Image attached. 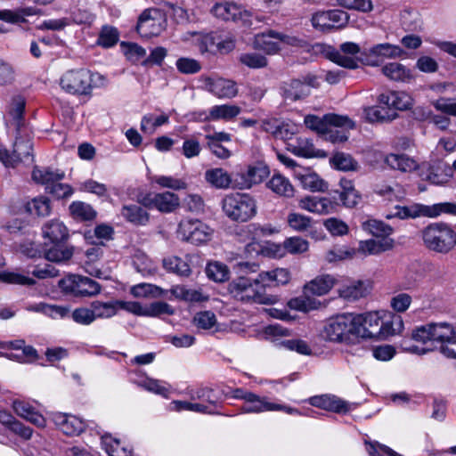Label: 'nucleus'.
<instances>
[{
    "label": "nucleus",
    "mask_w": 456,
    "mask_h": 456,
    "mask_svg": "<svg viewBox=\"0 0 456 456\" xmlns=\"http://www.w3.org/2000/svg\"><path fill=\"white\" fill-rule=\"evenodd\" d=\"M415 341L427 344L431 343L432 347H419L418 346H405V351L419 354H426L433 349H438L446 358L456 360V331L448 322H431L417 327L411 334Z\"/></svg>",
    "instance_id": "f257e3e1"
},
{
    "label": "nucleus",
    "mask_w": 456,
    "mask_h": 456,
    "mask_svg": "<svg viewBox=\"0 0 456 456\" xmlns=\"http://www.w3.org/2000/svg\"><path fill=\"white\" fill-rule=\"evenodd\" d=\"M370 312L354 314L355 338L386 339L387 337L399 333L403 329V322L400 315L392 313Z\"/></svg>",
    "instance_id": "f03ea898"
},
{
    "label": "nucleus",
    "mask_w": 456,
    "mask_h": 456,
    "mask_svg": "<svg viewBox=\"0 0 456 456\" xmlns=\"http://www.w3.org/2000/svg\"><path fill=\"white\" fill-rule=\"evenodd\" d=\"M425 246L432 251L446 254L456 245V233L446 224H431L422 231Z\"/></svg>",
    "instance_id": "7ed1b4c3"
},
{
    "label": "nucleus",
    "mask_w": 456,
    "mask_h": 456,
    "mask_svg": "<svg viewBox=\"0 0 456 456\" xmlns=\"http://www.w3.org/2000/svg\"><path fill=\"white\" fill-rule=\"evenodd\" d=\"M224 215L235 222H247L256 214L255 200L246 193H232L222 200Z\"/></svg>",
    "instance_id": "20e7f679"
},
{
    "label": "nucleus",
    "mask_w": 456,
    "mask_h": 456,
    "mask_svg": "<svg viewBox=\"0 0 456 456\" xmlns=\"http://www.w3.org/2000/svg\"><path fill=\"white\" fill-rule=\"evenodd\" d=\"M354 314H343L327 320L322 336L331 342L346 343L354 342L355 338Z\"/></svg>",
    "instance_id": "39448f33"
},
{
    "label": "nucleus",
    "mask_w": 456,
    "mask_h": 456,
    "mask_svg": "<svg viewBox=\"0 0 456 456\" xmlns=\"http://www.w3.org/2000/svg\"><path fill=\"white\" fill-rule=\"evenodd\" d=\"M58 285L65 296L80 299L95 297L102 290L99 282L79 274H69L60 280Z\"/></svg>",
    "instance_id": "423d86ee"
},
{
    "label": "nucleus",
    "mask_w": 456,
    "mask_h": 456,
    "mask_svg": "<svg viewBox=\"0 0 456 456\" xmlns=\"http://www.w3.org/2000/svg\"><path fill=\"white\" fill-rule=\"evenodd\" d=\"M334 284L335 279L333 276L330 274L317 276L316 278L306 283L304 287V293L306 296V298L291 299L289 305L291 308L304 312H307L310 309L316 308V306L313 305L314 302L312 301L309 298V297L323 296L332 289Z\"/></svg>",
    "instance_id": "0eeeda50"
},
{
    "label": "nucleus",
    "mask_w": 456,
    "mask_h": 456,
    "mask_svg": "<svg viewBox=\"0 0 456 456\" xmlns=\"http://www.w3.org/2000/svg\"><path fill=\"white\" fill-rule=\"evenodd\" d=\"M94 75L85 69L67 71L61 78V86L72 94L88 95L93 89Z\"/></svg>",
    "instance_id": "6e6552de"
},
{
    "label": "nucleus",
    "mask_w": 456,
    "mask_h": 456,
    "mask_svg": "<svg viewBox=\"0 0 456 456\" xmlns=\"http://www.w3.org/2000/svg\"><path fill=\"white\" fill-rule=\"evenodd\" d=\"M362 50L354 42H345L339 45V49L330 48L326 52L329 60L336 64L349 69L358 68L361 61Z\"/></svg>",
    "instance_id": "1a4fd4ad"
},
{
    "label": "nucleus",
    "mask_w": 456,
    "mask_h": 456,
    "mask_svg": "<svg viewBox=\"0 0 456 456\" xmlns=\"http://www.w3.org/2000/svg\"><path fill=\"white\" fill-rule=\"evenodd\" d=\"M232 394L233 398L244 400V404L240 408L244 413H260L271 411L273 409H281L279 404L268 402L266 397H260L243 388H235Z\"/></svg>",
    "instance_id": "9d476101"
},
{
    "label": "nucleus",
    "mask_w": 456,
    "mask_h": 456,
    "mask_svg": "<svg viewBox=\"0 0 456 456\" xmlns=\"http://www.w3.org/2000/svg\"><path fill=\"white\" fill-rule=\"evenodd\" d=\"M211 12L216 17L224 20H232L243 27H251L253 25V14L242 9V7L231 3L216 4Z\"/></svg>",
    "instance_id": "9b49d317"
},
{
    "label": "nucleus",
    "mask_w": 456,
    "mask_h": 456,
    "mask_svg": "<svg viewBox=\"0 0 456 456\" xmlns=\"http://www.w3.org/2000/svg\"><path fill=\"white\" fill-rule=\"evenodd\" d=\"M404 51L398 45L389 43L377 44L370 49H363L361 62L362 64L377 67L380 63V58L395 59L401 57Z\"/></svg>",
    "instance_id": "f8f14e48"
},
{
    "label": "nucleus",
    "mask_w": 456,
    "mask_h": 456,
    "mask_svg": "<svg viewBox=\"0 0 456 456\" xmlns=\"http://www.w3.org/2000/svg\"><path fill=\"white\" fill-rule=\"evenodd\" d=\"M178 236L185 241L199 245L210 238V229L200 220H183L179 224Z\"/></svg>",
    "instance_id": "ddd939ff"
},
{
    "label": "nucleus",
    "mask_w": 456,
    "mask_h": 456,
    "mask_svg": "<svg viewBox=\"0 0 456 456\" xmlns=\"http://www.w3.org/2000/svg\"><path fill=\"white\" fill-rule=\"evenodd\" d=\"M305 124L311 130L322 134L329 131V126H352V122L347 117L337 114H326L322 118L307 115L305 118Z\"/></svg>",
    "instance_id": "4468645a"
},
{
    "label": "nucleus",
    "mask_w": 456,
    "mask_h": 456,
    "mask_svg": "<svg viewBox=\"0 0 456 456\" xmlns=\"http://www.w3.org/2000/svg\"><path fill=\"white\" fill-rule=\"evenodd\" d=\"M269 175V168L263 163L249 166L246 172L239 173L233 180V186L239 189H248L253 184L261 183Z\"/></svg>",
    "instance_id": "2eb2a0df"
},
{
    "label": "nucleus",
    "mask_w": 456,
    "mask_h": 456,
    "mask_svg": "<svg viewBox=\"0 0 456 456\" xmlns=\"http://www.w3.org/2000/svg\"><path fill=\"white\" fill-rule=\"evenodd\" d=\"M340 191L336 190L332 192V200L346 208H354L361 200V194L355 190L351 180L342 178L339 182Z\"/></svg>",
    "instance_id": "dca6fc26"
},
{
    "label": "nucleus",
    "mask_w": 456,
    "mask_h": 456,
    "mask_svg": "<svg viewBox=\"0 0 456 456\" xmlns=\"http://www.w3.org/2000/svg\"><path fill=\"white\" fill-rule=\"evenodd\" d=\"M74 254V247L66 242L45 243L44 256L50 262L67 263Z\"/></svg>",
    "instance_id": "f3484780"
},
{
    "label": "nucleus",
    "mask_w": 456,
    "mask_h": 456,
    "mask_svg": "<svg viewBox=\"0 0 456 456\" xmlns=\"http://www.w3.org/2000/svg\"><path fill=\"white\" fill-rule=\"evenodd\" d=\"M379 102L385 105L391 113L410 109L411 98L404 92L389 91L379 95Z\"/></svg>",
    "instance_id": "a211bd4d"
},
{
    "label": "nucleus",
    "mask_w": 456,
    "mask_h": 456,
    "mask_svg": "<svg viewBox=\"0 0 456 456\" xmlns=\"http://www.w3.org/2000/svg\"><path fill=\"white\" fill-rule=\"evenodd\" d=\"M311 405L337 413H346L348 411V404L346 402L331 395H315L309 399Z\"/></svg>",
    "instance_id": "6ab92c4d"
},
{
    "label": "nucleus",
    "mask_w": 456,
    "mask_h": 456,
    "mask_svg": "<svg viewBox=\"0 0 456 456\" xmlns=\"http://www.w3.org/2000/svg\"><path fill=\"white\" fill-rule=\"evenodd\" d=\"M300 208L312 213L327 215L334 209L333 202L327 198L306 196L298 201Z\"/></svg>",
    "instance_id": "aec40b11"
},
{
    "label": "nucleus",
    "mask_w": 456,
    "mask_h": 456,
    "mask_svg": "<svg viewBox=\"0 0 456 456\" xmlns=\"http://www.w3.org/2000/svg\"><path fill=\"white\" fill-rule=\"evenodd\" d=\"M281 94L285 101L296 102L309 95L310 90L302 80L291 79L283 82L281 86Z\"/></svg>",
    "instance_id": "412c9836"
},
{
    "label": "nucleus",
    "mask_w": 456,
    "mask_h": 456,
    "mask_svg": "<svg viewBox=\"0 0 456 456\" xmlns=\"http://www.w3.org/2000/svg\"><path fill=\"white\" fill-rule=\"evenodd\" d=\"M43 235L50 243L66 242L69 239V231L64 224L59 220H50L42 228Z\"/></svg>",
    "instance_id": "4be33fe9"
},
{
    "label": "nucleus",
    "mask_w": 456,
    "mask_h": 456,
    "mask_svg": "<svg viewBox=\"0 0 456 456\" xmlns=\"http://www.w3.org/2000/svg\"><path fill=\"white\" fill-rule=\"evenodd\" d=\"M242 302H253L261 305H273L277 302L278 298L276 296L267 295L263 291V288H259L254 282L248 286V288L243 293V298L240 299Z\"/></svg>",
    "instance_id": "5701e85b"
},
{
    "label": "nucleus",
    "mask_w": 456,
    "mask_h": 456,
    "mask_svg": "<svg viewBox=\"0 0 456 456\" xmlns=\"http://www.w3.org/2000/svg\"><path fill=\"white\" fill-rule=\"evenodd\" d=\"M394 240L387 238L362 240L358 251L364 255H378L393 248Z\"/></svg>",
    "instance_id": "b1692460"
},
{
    "label": "nucleus",
    "mask_w": 456,
    "mask_h": 456,
    "mask_svg": "<svg viewBox=\"0 0 456 456\" xmlns=\"http://www.w3.org/2000/svg\"><path fill=\"white\" fill-rule=\"evenodd\" d=\"M382 74L388 79L396 82H409L412 78L410 69L399 62H390L381 69Z\"/></svg>",
    "instance_id": "393cba45"
},
{
    "label": "nucleus",
    "mask_w": 456,
    "mask_h": 456,
    "mask_svg": "<svg viewBox=\"0 0 456 456\" xmlns=\"http://www.w3.org/2000/svg\"><path fill=\"white\" fill-rule=\"evenodd\" d=\"M121 216L134 225H145L149 222L148 212L140 205H125L121 208Z\"/></svg>",
    "instance_id": "a878e982"
},
{
    "label": "nucleus",
    "mask_w": 456,
    "mask_h": 456,
    "mask_svg": "<svg viewBox=\"0 0 456 456\" xmlns=\"http://www.w3.org/2000/svg\"><path fill=\"white\" fill-rule=\"evenodd\" d=\"M208 85L209 91L219 98H232L238 94L236 84L232 80L218 78Z\"/></svg>",
    "instance_id": "bb28decb"
},
{
    "label": "nucleus",
    "mask_w": 456,
    "mask_h": 456,
    "mask_svg": "<svg viewBox=\"0 0 456 456\" xmlns=\"http://www.w3.org/2000/svg\"><path fill=\"white\" fill-rule=\"evenodd\" d=\"M240 113V108L236 105H216L209 110V114L203 118L205 121L224 119L229 120Z\"/></svg>",
    "instance_id": "cd10ccee"
},
{
    "label": "nucleus",
    "mask_w": 456,
    "mask_h": 456,
    "mask_svg": "<svg viewBox=\"0 0 456 456\" xmlns=\"http://www.w3.org/2000/svg\"><path fill=\"white\" fill-rule=\"evenodd\" d=\"M296 176L301 185L306 190L312 191H325L328 189V183L315 173L305 170L304 173H297Z\"/></svg>",
    "instance_id": "c85d7f7f"
},
{
    "label": "nucleus",
    "mask_w": 456,
    "mask_h": 456,
    "mask_svg": "<svg viewBox=\"0 0 456 456\" xmlns=\"http://www.w3.org/2000/svg\"><path fill=\"white\" fill-rule=\"evenodd\" d=\"M26 101L20 95L12 97L8 114L11 117V124L15 127L17 132L23 126V115L25 110Z\"/></svg>",
    "instance_id": "c756f323"
},
{
    "label": "nucleus",
    "mask_w": 456,
    "mask_h": 456,
    "mask_svg": "<svg viewBox=\"0 0 456 456\" xmlns=\"http://www.w3.org/2000/svg\"><path fill=\"white\" fill-rule=\"evenodd\" d=\"M152 202L153 206L161 212H172L180 204L178 196L170 191L154 194Z\"/></svg>",
    "instance_id": "7c9ffc66"
},
{
    "label": "nucleus",
    "mask_w": 456,
    "mask_h": 456,
    "mask_svg": "<svg viewBox=\"0 0 456 456\" xmlns=\"http://www.w3.org/2000/svg\"><path fill=\"white\" fill-rule=\"evenodd\" d=\"M385 161L391 168L402 172H411L418 167L416 161L405 154H389Z\"/></svg>",
    "instance_id": "2f4dec72"
},
{
    "label": "nucleus",
    "mask_w": 456,
    "mask_h": 456,
    "mask_svg": "<svg viewBox=\"0 0 456 456\" xmlns=\"http://www.w3.org/2000/svg\"><path fill=\"white\" fill-rule=\"evenodd\" d=\"M64 178V173L53 171L50 168L41 169L35 167L32 171V179L37 183L45 184V187L53 185L55 182H59Z\"/></svg>",
    "instance_id": "473e14b6"
},
{
    "label": "nucleus",
    "mask_w": 456,
    "mask_h": 456,
    "mask_svg": "<svg viewBox=\"0 0 456 456\" xmlns=\"http://www.w3.org/2000/svg\"><path fill=\"white\" fill-rule=\"evenodd\" d=\"M35 14H37V12L32 7L0 10V20L12 24H19L27 22L26 17Z\"/></svg>",
    "instance_id": "72a5a7b5"
},
{
    "label": "nucleus",
    "mask_w": 456,
    "mask_h": 456,
    "mask_svg": "<svg viewBox=\"0 0 456 456\" xmlns=\"http://www.w3.org/2000/svg\"><path fill=\"white\" fill-rule=\"evenodd\" d=\"M205 179L216 188L220 189L228 188L232 183L231 175L223 168L207 170Z\"/></svg>",
    "instance_id": "f704fd0d"
},
{
    "label": "nucleus",
    "mask_w": 456,
    "mask_h": 456,
    "mask_svg": "<svg viewBox=\"0 0 456 456\" xmlns=\"http://www.w3.org/2000/svg\"><path fill=\"white\" fill-rule=\"evenodd\" d=\"M367 293V287L361 281H353L339 289V296L347 301H355L364 297Z\"/></svg>",
    "instance_id": "c9c22d12"
},
{
    "label": "nucleus",
    "mask_w": 456,
    "mask_h": 456,
    "mask_svg": "<svg viewBox=\"0 0 456 456\" xmlns=\"http://www.w3.org/2000/svg\"><path fill=\"white\" fill-rule=\"evenodd\" d=\"M365 118L368 121L373 122H388L394 120L397 117L396 111H390L387 107L372 106L364 110Z\"/></svg>",
    "instance_id": "e433bc0d"
},
{
    "label": "nucleus",
    "mask_w": 456,
    "mask_h": 456,
    "mask_svg": "<svg viewBox=\"0 0 456 456\" xmlns=\"http://www.w3.org/2000/svg\"><path fill=\"white\" fill-rule=\"evenodd\" d=\"M395 212L392 215H387V218L398 217L400 219L405 218H415L420 216H427L428 213V208L421 205L412 206H396L395 208Z\"/></svg>",
    "instance_id": "4c0bfd02"
},
{
    "label": "nucleus",
    "mask_w": 456,
    "mask_h": 456,
    "mask_svg": "<svg viewBox=\"0 0 456 456\" xmlns=\"http://www.w3.org/2000/svg\"><path fill=\"white\" fill-rule=\"evenodd\" d=\"M12 151L14 158L17 159V164L20 161H33V144L28 139L17 137Z\"/></svg>",
    "instance_id": "58836bf2"
},
{
    "label": "nucleus",
    "mask_w": 456,
    "mask_h": 456,
    "mask_svg": "<svg viewBox=\"0 0 456 456\" xmlns=\"http://www.w3.org/2000/svg\"><path fill=\"white\" fill-rule=\"evenodd\" d=\"M452 176V169L449 165L440 162L430 168L428 180L434 184H443Z\"/></svg>",
    "instance_id": "ea45409f"
},
{
    "label": "nucleus",
    "mask_w": 456,
    "mask_h": 456,
    "mask_svg": "<svg viewBox=\"0 0 456 456\" xmlns=\"http://www.w3.org/2000/svg\"><path fill=\"white\" fill-rule=\"evenodd\" d=\"M287 149L299 157L312 158L316 155L314 144L308 139L303 137L297 138L295 142H289Z\"/></svg>",
    "instance_id": "a19ab883"
},
{
    "label": "nucleus",
    "mask_w": 456,
    "mask_h": 456,
    "mask_svg": "<svg viewBox=\"0 0 456 456\" xmlns=\"http://www.w3.org/2000/svg\"><path fill=\"white\" fill-rule=\"evenodd\" d=\"M90 306L93 309L94 320L110 318L118 312L117 300L109 302L95 300L90 304Z\"/></svg>",
    "instance_id": "79ce46f5"
},
{
    "label": "nucleus",
    "mask_w": 456,
    "mask_h": 456,
    "mask_svg": "<svg viewBox=\"0 0 456 456\" xmlns=\"http://www.w3.org/2000/svg\"><path fill=\"white\" fill-rule=\"evenodd\" d=\"M206 274L209 280L216 282H224L229 279L230 270L221 262H210L206 267Z\"/></svg>",
    "instance_id": "37998d69"
},
{
    "label": "nucleus",
    "mask_w": 456,
    "mask_h": 456,
    "mask_svg": "<svg viewBox=\"0 0 456 456\" xmlns=\"http://www.w3.org/2000/svg\"><path fill=\"white\" fill-rule=\"evenodd\" d=\"M362 226L364 231L379 239L387 238L393 232L390 225L376 219L367 220L362 223Z\"/></svg>",
    "instance_id": "c03bdc74"
},
{
    "label": "nucleus",
    "mask_w": 456,
    "mask_h": 456,
    "mask_svg": "<svg viewBox=\"0 0 456 456\" xmlns=\"http://www.w3.org/2000/svg\"><path fill=\"white\" fill-rule=\"evenodd\" d=\"M331 164L341 171H356L359 168L358 162L350 155L345 152H337L330 159Z\"/></svg>",
    "instance_id": "a18cd8bd"
},
{
    "label": "nucleus",
    "mask_w": 456,
    "mask_h": 456,
    "mask_svg": "<svg viewBox=\"0 0 456 456\" xmlns=\"http://www.w3.org/2000/svg\"><path fill=\"white\" fill-rule=\"evenodd\" d=\"M163 266L167 271L176 273L180 276L187 277L191 272L189 265L178 256L164 258Z\"/></svg>",
    "instance_id": "49530a36"
},
{
    "label": "nucleus",
    "mask_w": 456,
    "mask_h": 456,
    "mask_svg": "<svg viewBox=\"0 0 456 456\" xmlns=\"http://www.w3.org/2000/svg\"><path fill=\"white\" fill-rule=\"evenodd\" d=\"M268 187L279 195L291 197L293 187L289 181L281 175H274L267 183Z\"/></svg>",
    "instance_id": "de8ad7c7"
},
{
    "label": "nucleus",
    "mask_w": 456,
    "mask_h": 456,
    "mask_svg": "<svg viewBox=\"0 0 456 456\" xmlns=\"http://www.w3.org/2000/svg\"><path fill=\"white\" fill-rule=\"evenodd\" d=\"M69 211L75 219L91 221L96 216L94 208L85 202L76 201L70 204Z\"/></svg>",
    "instance_id": "09e8293b"
},
{
    "label": "nucleus",
    "mask_w": 456,
    "mask_h": 456,
    "mask_svg": "<svg viewBox=\"0 0 456 456\" xmlns=\"http://www.w3.org/2000/svg\"><path fill=\"white\" fill-rule=\"evenodd\" d=\"M25 211L29 214H36L38 216H45L50 214V200L47 198L34 199L24 206Z\"/></svg>",
    "instance_id": "8fccbe9b"
},
{
    "label": "nucleus",
    "mask_w": 456,
    "mask_h": 456,
    "mask_svg": "<svg viewBox=\"0 0 456 456\" xmlns=\"http://www.w3.org/2000/svg\"><path fill=\"white\" fill-rule=\"evenodd\" d=\"M271 38H274L270 35V29L267 32H263L256 35V45L268 54L277 53L281 48L276 42H273Z\"/></svg>",
    "instance_id": "3c124183"
},
{
    "label": "nucleus",
    "mask_w": 456,
    "mask_h": 456,
    "mask_svg": "<svg viewBox=\"0 0 456 456\" xmlns=\"http://www.w3.org/2000/svg\"><path fill=\"white\" fill-rule=\"evenodd\" d=\"M289 225L298 232H305L312 226L311 217L299 213H289L287 217Z\"/></svg>",
    "instance_id": "603ef678"
},
{
    "label": "nucleus",
    "mask_w": 456,
    "mask_h": 456,
    "mask_svg": "<svg viewBox=\"0 0 456 456\" xmlns=\"http://www.w3.org/2000/svg\"><path fill=\"white\" fill-rule=\"evenodd\" d=\"M172 293L177 298L189 302H202L208 299L207 297L197 289H187L184 286H177L172 289Z\"/></svg>",
    "instance_id": "864d4df0"
},
{
    "label": "nucleus",
    "mask_w": 456,
    "mask_h": 456,
    "mask_svg": "<svg viewBox=\"0 0 456 456\" xmlns=\"http://www.w3.org/2000/svg\"><path fill=\"white\" fill-rule=\"evenodd\" d=\"M118 37L119 34L116 28L104 26L100 32L97 44L102 47L109 48L118 43Z\"/></svg>",
    "instance_id": "5fc2aeb1"
},
{
    "label": "nucleus",
    "mask_w": 456,
    "mask_h": 456,
    "mask_svg": "<svg viewBox=\"0 0 456 456\" xmlns=\"http://www.w3.org/2000/svg\"><path fill=\"white\" fill-rule=\"evenodd\" d=\"M251 282L255 283L254 278L241 275L229 284L228 289L234 298L240 300Z\"/></svg>",
    "instance_id": "6e6d98bb"
},
{
    "label": "nucleus",
    "mask_w": 456,
    "mask_h": 456,
    "mask_svg": "<svg viewBox=\"0 0 456 456\" xmlns=\"http://www.w3.org/2000/svg\"><path fill=\"white\" fill-rule=\"evenodd\" d=\"M239 60L243 65L250 69H262L268 64L266 57L257 53H242Z\"/></svg>",
    "instance_id": "4d7b16f0"
},
{
    "label": "nucleus",
    "mask_w": 456,
    "mask_h": 456,
    "mask_svg": "<svg viewBox=\"0 0 456 456\" xmlns=\"http://www.w3.org/2000/svg\"><path fill=\"white\" fill-rule=\"evenodd\" d=\"M131 291L135 297H145L149 296L158 297L164 295V290L160 287L147 283L134 286Z\"/></svg>",
    "instance_id": "13d9d810"
},
{
    "label": "nucleus",
    "mask_w": 456,
    "mask_h": 456,
    "mask_svg": "<svg viewBox=\"0 0 456 456\" xmlns=\"http://www.w3.org/2000/svg\"><path fill=\"white\" fill-rule=\"evenodd\" d=\"M102 443L109 456H130V452H127L125 447H122L120 441L118 439L103 436Z\"/></svg>",
    "instance_id": "bf43d9fd"
},
{
    "label": "nucleus",
    "mask_w": 456,
    "mask_h": 456,
    "mask_svg": "<svg viewBox=\"0 0 456 456\" xmlns=\"http://www.w3.org/2000/svg\"><path fill=\"white\" fill-rule=\"evenodd\" d=\"M283 246L289 253L300 254L307 251L309 244L300 237H291L284 240Z\"/></svg>",
    "instance_id": "052dcab7"
},
{
    "label": "nucleus",
    "mask_w": 456,
    "mask_h": 456,
    "mask_svg": "<svg viewBox=\"0 0 456 456\" xmlns=\"http://www.w3.org/2000/svg\"><path fill=\"white\" fill-rule=\"evenodd\" d=\"M72 320L81 325H90L94 320L92 307H77L71 314Z\"/></svg>",
    "instance_id": "680f3d73"
},
{
    "label": "nucleus",
    "mask_w": 456,
    "mask_h": 456,
    "mask_svg": "<svg viewBox=\"0 0 456 456\" xmlns=\"http://www.w3.org/2000/svg\"><path fill=\"white\" fill-rule=\"evenodd\" d=\"M175 65L182 74H195L201 69L200 63L191 58L181 57L177 59Z\"/></svg>",
    "instance_id": "e2e57ef3"
},
{
    "label": "nucleus",
    "mask_w": 456,
    "mask_h": 456,
    "mask_svg": "<svg viewBox=\"0 0 456 456\" xmlns=\"http://www.w3.org/2000/svg\"><path fill=\"white\" fill-rule=\"evenodd\" d=\"M174 309L166 302L158 301L145 306L144 316H159L162 314L172 315Z\"/></svg>",
    "instance_id": "0e129e2a"
},
{
    "label": "nucleus",
    "mask_w": 456,
    "mask_h": 456,
    "mask_svg": "<svg viewBox=\"0 0 456 456\" xmlns=\"http://www.w3.org/2000/svg\"><path fill=\"white\" fill-rule=\"evenodd\" d=\"M280 345L290 351H296L298 354L310 355L312 350L308 344L302 339H285Z\"/></svg>",
    "instance_id": "69168bd1"
},
{
    "label": "nucleus",
    "mask_w": 456,
    "mask_h": 456,
    "mask_svg": "<svg viewBox=\"0 0 456 456\" xmlns=\"http://www.w3.org/2000/svg\"><path fill=\"white\" fill-rule=\"evenodd\" d=\"M85 423L74 415H69L61 432L67 436H77L84 431Z\"/></svg>",
    "instance_id": "338daca9"
},
{
    "label": "nucleus",
    "mask_w": 456,
    "mask_h": 456,
    "mask_svg": "<svg viewBox=\"0 0 456 456\" xmlns=\"http://www.w3.org/2000/svg\"><path fill=\"white\" fill-rule=\"evenodd\" d=\"M433 106L436 110L456 117V98H439L433 102Z\"/></svg>",
    "instance_id": "774afa93"
}]
</instances>
